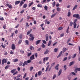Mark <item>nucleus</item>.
Instances as JSON below:
<instances>
[{
    "instance_id": "obj_1",
    "label": "nucleus",
    "mask_w": 80,
    "mask_h": 80,
    "mask_svg": "<svg viewBox=\"0 0 80 80\" xmlns=\"http://www.w3.org/2000/svg\"><path fill=\"white\" fill-rule=\"evenodd\" d=\"M73 17H76L77 18H78V19H80V15L78 14H75L73 15Z\"/></svg>"
},
{
    "instance_id": "obj_2",
    "label": "nucleus",
    "mask_w": 80,
    "mask_h": 80,
    "mask_svg": "<svg viewBox=\"0 0 80 80\" xmlns=\"http://www.w3.org/2000/svg\"><path fill=\"white\" fill-rule=\"evenodd\" d=\"M62 72V69H61L59 71L58 73V76H60L61 75Z\"/></svg>"
},
{
    "instance_id": "obj_3",
    "label": "nucleus",
    "mask_w": 80,
    "mask_h": 80,
    "mask_svg": "<svg viewBox=\"0 0 80 80\" xmlns=\"http://www.w3.org/2000/svg\"><path fill=\"white\" fill-rule=\"evenodd\" d=\"M48 59H49V57H46L45 58H44L43 59V62H45V60L46 61H47V60H48Z\"/></svg>"
},
{
    "instance_id": "obj_4",
    "label": "nucleus",
    "mask_w": 80,
    "mask_h": 80,
    "mask_svg": "<svg viewBox=\"0 0 80 80\" xmlns=\"http://www.w3.org/2000/svg\"><path fill=\"white\" fill-rule=\"evenodd\" d=\"M6 62H7V60L5 59H4L2 61V64L4 65V63H6Z\"/></svg>"
},
{
    "instance_id": "obj_5",
    "label": "nucleus",
    "mask_w": 80,
    "mask_h": 80,
    "mask_svg": "<svg viewBox=\"0 0 80 80\" xmlns=\"http://www.w3.org/2000/svg\"><path fill=\"white\" fill-rule=\"evenodd\" d=\"M34 56V55H32V56L30 58V60H34V59H35Z\"/></svg>"
},
{
    "instance_id": "obj_6",
    "label": "nucleus",
    "mask_w": 80,
    "mask_h": 80,
    "mask_svg": "<svg viewBox=\"0 0 80 80\" xmlns=\"http://www.w3.org/2000/svg\"><path fill=\"white\" fill-rule=\"evenodd\" d=\"M38 76H40V75H42V71H38Z\"/></svg>"
},
{
    "instance_id": "obj_7",
    "label": "nucleus",
    "mask_w": 80,
    "mask_h": 80,
    "mask_svg": "<svg viewBox=\"0 0 80 80\" xmlns=\"http://www.w3.org/2000/svg\"><path fill=\"white\" fill-rule=\"evenodd\" d=\"M74 64V62L72 61V62H71L69 63V67H70V66H72V65H73Z\"/></svg>"
},
{
    "instance_id": "obj_8",
    "label": "nucleus",
    "mask_w": 80,
    "mask_h": 80,
    "mask_svg": "<svg viewBox=\"0 0 80 80\" xmlns=\"http://www.w3.org/2000/svg\"><path fill=\"white\" fill-rule=\"evenodd\" d=\"M15 48V44H12V50H14Z\"/></svg>"
},
{
    "instance_id": "obj_9",
    "label": "nucleus",
    "mask_w": 80,
    "mask_h": 80,
    "mask_svg": "<svg viewBox=\"0 0 80 80\" xmlns=\"http://www.w3.org/2000/svg\"><path fill=\"white\" fill-rule=\"evenodd\" d=\"M25 65H28V63H27V61H25L23 63L22 65V67H25Z\"/></svg>"
},
{
    "instance_id": "obj_10",
    "label": "nucleus",
    "mask_w": 80,
    "mask_h": 80,
    "mask_svg": "<svg viewBox=\"0 0 80 80\" xmlns=\"http://www.w3.org/2000/svg\"><path fill=\"white\" fill-rule=\"evenodd\" d=\"M60 66V65L59 64H57L55 67V69H56L57 70H58V67Z\"/></svg>"
},
{
    "instance_id": "obj_11",
    "label": "nucleus",
    "mask_w": 80,
    "mask_h": 80,
    "mask_svg": "<svg viewBox=\"0 0 80 80\" xmlns=\"http://www.w3.org/2000/svg\"><path fill=\"white\" fill-rule=\"evenodd\" d=\"M49 52V51L48 50H46L44 52V54L45 55H46Z\"/></svg>"
},
{
    "instance_id": "obj_12",
    "label": "nucleus",
    "mask_w": 80,
    "mask_h": 80,
    "mask_svg": "<svg viewBox=\"0 0 80 80\" xmlns=\"http://www.w3.org/2000/svg\"><path fill=\"white\" fill-rule=\"evenodd\" d=\"M67 48H63L62 49V52L63 53H64L65 52H66L67 51Z\"/></svg>"
},
{
    "instance_id": "obj_13",
    "label": "nucleus",
    "mask_w": 80,
    "mask_h": 80,
    "mask_svg": "<svg viewBox=\"0 0 80 80\" xmlns=\"http://www.w3.org/2000/svg\"><path fill=\"white\" fill-rule=\"evenodd\" d=\"M56 10L58 12H60V11L61 10V9L60 8L58 7L56 8Z\"/></svg>"
},
{
    "instance_id": "obj_14",
    "label": "nucleus",
    "mask_w": 80,
    "mask_h": 80,
    "mask_svg": "<svg viewBox=\"0 0 80 80\" xmlns=\"http://www.w3.org/2000/svg\"><path fill=\"white\" fill-rule=\"evenodd\" d=\"M52 41L51 40H50L49 41L48 44V47L50 46V45L51 44V43H52Z\"/></svg>"
},
{
    "instance_id": "obj_15",
    "label": "nucleus",
    "mask_w": 80,
    "mask_h": 80,
    "mask_svg": "<svg viewBox=\"0 0 80 80\" xmlns=\"http://www.w3.org/2000/svg\"><path fill=\"white\" fill-rule=\"evenodd\" d=\"M18 59H14L13 60V62H18Z\"/></svg>"
},
{
    "instance_id": "obj_16",
    "label": "nucleus",
    "mask_w": 80,
    "mask_h": 80,
    "mask_svg": "<svg viewBox=\"0 0 80 80\" xmlns=\"http://www.w3.org/2000/svg\"><path fill=\"white\" fill-rule=\"evenodd\" d=\"M71 15V12H70V11L69 10V12L68 13V17H70Z\"/></svg>"
},
{
    "instance_id": "obj_17",
    "label": "nucleus",
    "mask_w": 80,
    "mask_h": 80,
    "mask_svg": "<svg viewBox=\"0 0 80 80\" xmlns=\"http://www.w3.org/2000/svg\"><path fill=\"white\" fill-rule=\"evenodd\" d=\"M20 3V1H18L15 2V4L16 5H18Z\"/></svg>"
},
{
    "instance_id": "obj_18",
    "label": "nucleus",
    "mask_w": 80,
    "mask_h": 80,
    "mask_svg": "<svg viewBox=\"0 0 80 80\" xmlns=\"http://www.w3.org/2000/svg\"><path fill=\"white\" fill-rule=\"evenodd\" d=\"M77 7H78V5H75V6L74 7L72 10H75V9H76V8H77Z\"/></svg>"
},
{
    "instance_id": "obj_19",
    "label": "nucleus",
    "mask_w": 80,
    "mask_h": 80,
    "mask_svg": "<svg viewBox=\"0 0 80 80\" xmlns=\"http://www.w3.org/2000/svg\"><path fill=\"white\" fill-rule=\"evenodd\" d=\"M32 29H31L30 30L28 31L27 32V35H29L30 33V32H32Z\"/></svg>"
},
{
    "instance_id": "obj_20",
    "label": "nucleus",
    "mask_w": 80,
    "mask_h": 80,
    "mask_svg": "<svg viewBox=\"0 0 80 80\" xmlns=\"http://www.w3.org/2000/svg\"><path fill=\"white\" fill-rule=\"evenodd\" d=\"M56 13H54V14H52L51 17V18H53V17H55V15H56Z\"/></svg>"
},
{
    "instance_id": "obj_21",
    "label": "nucleus",
    "mask_w": 80,
    "mask_h": 80,
    "mask_svg": "<svg viewBox=\"0 0 80 80\" xmlns=\"http://www.w3.org/2000/svg\"><path fill=\"white\" fill-rule=\"evenodd\" d=\"M56 77H57V75L55 74H54L53 76L52 80L55 79V78H56Z\"/></svg>"
},
{
    "instance_id": "obj_22",
    "label": "nucleus",
    "mask_w": 80,
    "mask_h": 80,
    "mask_svg": "<svg viewBox=\"0 0 80 80\" xmlns=\"http://www.w3.org/2000/svg\"><path fill=\"white\" fill-rule=\"evenodd\" d=\"M50 67V65H48L47 67L46 68V69L45 70V72H47L48 71V68H49V67Z\"/></svg>"
},
{
    "instance_id": "obj_23",
    "label": "nucleus",
    "mask_w": 80,
    "mask_h": 80,
    "mask_svg": "<svg viewBox=\"0 0 80 80\" xmlns=\"http://www.w3.org/2000/svg\"><path fill=\"white\" fill-rule=\"evenodd\" d=\"M34 37H33L32 38H29V40H30V41H32V40H33L34 39Z\"/></svg>"
},
{
    "instance_id": "obj_24",
    "label": "nucleus",
    "mask_w": 80,
    "mask_h": 80,
    "mask_svg": "<svg viewBox=\"0 0 80 80\" xmlns=\"http://www.w3.org/2000/svg\"><path fill=\"white\" fill-rule=\"evenodd\" d=\"M58 48H55L54 49V52H57V51H58Z\"/></svg>"
},
{
    "instance_id": "obj_25",
    "label": "nucleus",
    "mask_w": 80,
    "mask_h": 80,
    "mask_svg": "<svg viewBox=\"0 0 80 80\" xmlns=\"http://www.w3.org/2000/svg\"><path fill=\"white\" fill-rule=\"evenodd\" d=\"M41 41V40H38L37 41H36L37 45H38V43H40V42Z\"/></svg>"
},
{
    "instance_id": "obj_26",
    "label": "nucleus",
    "mask_w": 80,
    "mask_h": 80,
    "mask_svg": "<svg viewBox=\"0 0 80 80\" xmlns=\"http://www.w3.org/2000/svg\"><path fill=\"white\" fill-rule=\"evenodd\" d=\"M45 23H47V24H50V22L47 21V20H46V21L45 22Z\"/></svg>"
},
{
    "instance_id": "obj_27",
    "label": "nucleus",
    "mask_w": 80,
    "mask_h": 80,
    "mask_svg": "<svg viewBox=\"0 0 80 80\" xmlns=\"http://www.w3.org/2000/svg\"><path fill=\"white\" fill-rule=\"evenodd\" d=\"M77 55V54H75L73 55L72 56V58H74L76 57V56Z\"/></svg>"
},
{
    "instance_id": "obj_28",
    "label": "nucleus",
    "mask_w": 80,
    "mask_h": 80,
    "mask_svg": "<svg viewBox=\"0 0 80 80\" xmlns=\"http://www.w3.org/2000/svg\"><path fill=\"white\" fill-rule=\"evenodd\" d=\"M76 70L77 71H78V72H80V68H76Z\"/></svg>"
},
{
    "instance_id": "obj_29",
    "label": "nucleus",
    "mask_w": 80,
    "mask_h": 80,
    "mask_svg": "<svg viewBox=\"0 0 80 80\" xmlns=\"http://www.w3.org/2000/svg\"><path fill=\"white\" fill-rule=\"evenodd\" d=\"M15 70H16V69H15L12 70L11 71V73H14V72H15Z\"/></svg>"
},
{
    "instance_id": "obj_30",
    "label": "nucleus",
    "mask_w": 80,
    "mask_h": 80,
    "mask_svg": "<svg viewBox=\"0 0 80 80\" xmlns=\"http://www.w3.org/2000/svg\"><path fill=\"white\" fill-rule=\"evenodd\" d=\"M27 7V4H25L24 5L23 7L24 8H25Z\"/></svg>"
},
{
    "instance_id": "obj_31",
    "label": "nucleus",
    "mask_w": 80,
    "mask_h": 80,
    "mask_svg": "<svg viewBox=\"0 0 80 80\" xmlns=\"http://www.w3.org/2000/svg\"><path fill=\"white\" fill-rule=\"evenodd\" d=\"M30 48L31 50L34 49V48L33 47V46H30Z\"/></svg>"
},
{
    "instance_id": "obj_32",
    "label": "nucleus",
    "mask_w": 80,
    "mask_h": 80,
    "mask_svg": "<svg viewBox=\"0 0 80 80\" xmlns=\"http://www.w3.org/2000/svg\"><path fill=\"white\" fill-rule=\"evenodd\" d=\"M42 48H45V45H44L43 43H42Z\"/></svg>"
},
{
    "instance_id": "obj_33",
    "label": "nucleus",
    "mask_w": 80,
    "mask_h": 80,
    "mask_svg": "<svg viewBox=\"0 0 80 80\" xmlns=\"http://www.w3.org/2000/svg\"><path fill=\"white\" fill-rule=\"evenodd\" d=\"M37 7H39L40 8H41V7H42V6L41 5V4H38L37 5Z\"/></svg>"
},
{
    "instance_id": "obj_34",
    "label": "nucleus",
    "mask_w": 80,
    "mask_h": 80,
    "mask_svg": "<svg viewBox=\"0 0 80 80\" xmlns=\"http://www.w3.org/2000/svg\"><path fill=\"white\" fill-rule=\"evenodd\" d=\"M63 29V28L62 27H60L58 28V30H61Z\"/></svg>"
},
{
    "instance_id": "obj_35",
    "label": "nucleus",
    "mask_w": 80,
    "mask_h": 80,
    "mask_svg": "<svg viewBox=\"0 0 80 80\" xmlns=\"http://www.w3.org/2000/svg\"><path fill=\"white\" fill-rule=\"evenodd\" d=\"M44 8L46 10H47V9H48V7L47 6H45Z\"/></svg>"
},
{
    "instance_id": "obj_36",
    "label": "nucleus",
    "mask_w": 80,
    "mask_h": 80,
    "mask_svg": "<svg viewBox=\"0 0 80 80\" xmlns=\"http://www.w3.org/2000/svg\"><path fill=\"white\" fill-rule=\"evenodd\" d=\"M29 36L30 37H34V36L32 34H30Z\"/></svg>"
},
{
    "instance_id": "obj_37",
    "label": "nucleus",
    "mask_w": 80,
    "mask_h": 80,
    "mask_svg": "<svg viewBox=\"0 0 80 80\" xmlns=\"http://www.w3.org/2000/svg\"><path fill=\"white\" fill-rule=\"evenodd\" d=\"M42 43H44V44H46V43H47V42H46V41H45V40H42Z\"/></svg>"
},
{
    "instance_id": "obj_38",
    "label": "nucleus",
    "mask_w": 80,
    "mask_h": 80,
    "mask_svg": "<svg viewBox=\"0 0 80 80\" xmlns=\"http://www.w3.org/2000/svg\"><path fill=\"white\" fill-rule=\"evenodd\" d=\"M77 27V24L74 23V28H76V27Z\"/></svg>"
},
{
    "instance_id": "obj_39",
    "label": "nucleus",
    "mask_w": 80,
    "mask_h": 80,
    "mask_svg": "<svg viewBox=\"0 0 80 80\" xmlns=\"http://www.w3.org/2000/svg\"><path fill=\"white\" fill-rule=\"evenodd\" d=\"M33 69V67H31L30 68V71H32V70Z\"/></svg>"
},
{
    "instance_id": "obj_40",
    "label": "nucleus",
    "mask_w": 80,
    "mask_h": 80,
    "mask_svg": "<svg viewBox=\"0 0 80 80\" xmlns=\"http://www.w3.org/2000/svg\"><path fill=\"white\" fill-rule=\"evenodd\" d=\"M55 62H54V63H52L51 66V67H53V66H54V65H55Z\"/></svg>"
},
{
    "instance_id": "obj_41",
    "label": "nucleus",
    "mask_w": 80,
    "mask_h": 80,
    "mask_svg": "<svg viewBox=\"0 0 80 80\" xmlns=\"http://www.w3.org/2000/svg\"><path fill=\"white\" fill-rule=\"evenodd\" d=\"M52 5H53L52 6L53 7H55V2H53Z\"/></svg>"
},
{
    "instance_id": "obj_42",
    "label": "nucleus",
    "mask_w": 80,
    "mask_h": 80,
    "mask_svg": "<svg viewBox=\"0 0 80 80\" xmlns=\"http://www.w3.org/2000/svg\"><path fill=\"white\" fill-rule=\"evenodd\" d=\"M31 54H32V53L31 52L28 53V57H29V56H30V55H31Z\"/></svg>"
},
{
    "instance_id": "obj_43",
    "label": "nucleus",
    "mask_w": 80,
    "mask_h": 80,
    "mask_svg": "<svg viewBox=\"0 0 80 80\" xmlns=\"http://www.w3.org/2000/svg\"><path fill=\"white\" fill-rule=\"evenodd\" d=\"M33 3V2H32L31 3H30L29 4V7H30V6H31V5H32Z\"/></svg>"
},
{
    "instance_id": "obj_44",
    "label": "nucleus",
    "mask_w": 80,
    "mask_h": 80,
    "mask_svg": "<svg viewBox=\"0 0 80 80\" xmlns=\"http://www.w3.org/2000/svg\"><path fill=\"white\" fill-rule=\"evenodd\" d=\"M0 20H3V17H0Z\"/></svg>"
},
{
    "instance_id": "obj_45",
    "label": "nucleus",
    "mask_w": 80,
    "mask_h": 80,
    "mask_svg": "<svg viewBox=\"0 0 80 80\" xmlns=\"http://www.w3.org/2000/svg\"><path fill=\"white\" fill-rule=\"evenodd\" d=\"M8 7L9 8H12V6L11 5H9L8 6Z\"/></svg>"
},
{
    "instance_id": "obj_46",
    "label": "nucleus",
    "mask_w": 80,
    "mask_h": 80,
    "mask_svg": "<svg viewBox=\"0 0 80 80\" xmlns=\"http://www.w3.org/2000/svg\"><path fill=\"white\" fill-rule=\"evenodd\" d=\"M31 62V60H28L27 61V63H30Z\"/></svg>"
},
{
    "instance_id": "obj_47",
    "label": "nucleus",
    "mask_w": 80,
    "mask_h": 80,
    "mask_svg": "<svg viewBox=\"0 0 80 80\" xmlns=\"http://www.w3.org/2000/svg\"><path fill=\"white\" fill-rule=\"evenodd\" d=\"M72 25H73V22H70V23L69 26H72Z\"/></svg>"
},
{
    "instance_id": "obj_48",
    "label": "nucleus",
    "mask_w": 80,
    "mask_h": 80,
    "mask_svg": "<svg viewBox=\"0 0 80 80\" xmlns=\"http://www.w3.org/2000/svg\"><path fill=\"white\" fill-rule=\"evenodd\" d=\"M27 45H28V40H26L25 41Z\"/></svg>"
},
{
    "instance_id": "obj_49",
    "label": "nucleus",
    "mask_w": 80,
    "mask_h": 80,
    "mask_svg": "<svg viewBox=\"0 0 80 80\" xmlns=\"http://www.w3.org/2000/svg\"><path fill=\"white\" fill-rule=\"evenodd\" d=\"M45 37L46 38H48V34H46L45 35Z\"/></svg>"
},
{
    "instance_id": "obj_50",
    "label": "nucleus",
    "mask_w": 80,
    "mask_h": 80,
    "mask_svg": "<svg viewBox=\"0 0 80 80\" xmlns=\"http://www.w3.org/2000/svg\"><path fill=\"white\" fill-rule=\"evenodd\" d=\"M22 40H19L18 43L20 44L22 43Z\"/></svg>"
},
{
    "instance_id": "obj_51",
    "label": "nucleus",
    "mask_w": 80,
    "mask_h": 80,
    "mask_svg": "<svg viewBox=\"0 0 80 80\" xmlns=\"http://www.w3.org/2000/svg\"><path fill=\"white\" fill-rule=\"evenodd\" d=\"M24 11H25L24 10H23L22 11H21L20 12V13H23V12H24Z\"/></svg>"
},
{
    "instance_id": "obj_52",
    "label": "nucleus",
    "mask_w": 80,
    "mask_h": 80,
    "mask_svg": "<svg viewBox=\"0 0 80 80\" xmlns=\"http://www.w3.org/2000/svg\"><path fill=\"white\" fill-rule=\"evenodd\" d=\"M1 47H2V48H5V46L4 45H3L2 44L1 45Z\"/></svg>"
},
{
    "instance_id": "obj_53",
    "label": "nucleus",
    "mask_w": 80,
    "mask_h": 80,
    "mask_svg": "<svg viewBox=\"0 0 80 80\" xmlns=\"http://www.w3.org/2000/svg\"><path fill=\"white\" fill-rule=\"evenodd\" d=\"M64 35V33H62L60 35V37H63V36Z\"/></svg>"
},
{
    "instance_id": "obj_54",
    "label": "nucleus",
    "mask_w": 80,
    "mask_h": 80,
    "mask_svg": "<svg viewBox=\"0 0 80 80\" xmlns=\"http://www.w3.org/2000/svg\"><path fill=\"white\" fill-rule=\"evenodd\" d=\"M67 59V57H66L64 58V59L63 60V61H65Z\"/></svg>"
},
{
    "instance_id": "obj_55",
    "label": "nucleus",
    "mask_w": 80,
    "mask_h": 80,
    "mask_svg": "<svg viewBox=\"0 0 80 80\" xmlns=\"http://www.w3.org/2000/svg\"><path fill=\"white\" fill-rule=\"evenodd\" d=\"M36 9V8L35 7H33L32 8V10H35Z\"/></svg>"
},
{
    "instance_id": "obj_56",
    "label": "nucleus",
    "mask_w": 80,
    "mask_h": 80,
    "mask_svg": "<svg viewBox=\"0 0 80 80\" xmlns=\"http://www.w3.org/2000/svg\"><path fill=\"white\" fill-rule=\"evenodd\" d=\"M68 29H69V27H68V29H67L66 31V33H68Z\"/></svg>"
},
{
    "instance_id": "obj_57",
    "label": "nucleus",
    "mask_w": 80,
    "mask_h": 80,
    "mask_svg": "<svg viewBox=\"0 0 80 80\" xmlns=\"http://www.w3.org/2000/svg\"><path fill=\"white\" fill-rule=\"evenodd\" d=\"M22 64H23V63L21 62H20L19 64V66H22Z\"/></svg>"
},
{
    "instance_id": "obj_58",
    "label": "nucleus",
    "mask_w": 80,
    "mask_h": 80,
    "mask_svg": "<svg viewBox=\"0 0 80 80\" xmlns=\"http://www.w3.org/2000/svg\"><path fill=\"white\" fill-rule=\"evenodd\" d=\"M19 38H21V39L22 38V35L21 34L20 35Z\"/></svg>"
},
{
    "instance_id": "obj_59",
    "label": "nucleus",
    "mask_w": 80,
    "mask_h": 80,
    "mask_svg": "<svg viewBox=\"0 0 80 80\" xmlns=\"http://www.w3.org/2000/svg\"><path fill=\"white\" fill-rule=\"evenodd\" d=\"M70 41V39L69 38L68 40V41L67 42V43H68Z\"/></svg>"
},
{
    "instance_id": "obj_60",
    "label": "nucleus",
    "mask_w": 80,
    "mask_h": 80,
    "mask_svg": "<svg viewBox=\"0 0 80 80\" xmlns=\"http://www.w3.org/2000/svg\"><path fill=\"white\" fill-rule=\"evenodd\" d=\"M26 25L27 27H29V25H28V22L26 23Z\"/></svg>"
},
{
    "instance_id": "obj_61",
    "label": "nucleus",
    "mask_w": 80,
    "mask_h": 80,
    "mask_svg": "<svg viewBox=\"0 0 80 80\" xmlns=\"http://www.w3.org/2000/svg\"><path fill=\"white\" fill-rule=\"evenodd\" d=\"M20 52L22 53H24V51H23L21 50L20 51Z\"/></svg>"
},
{
    "instance_id": "obj_62",
    "label": "nucleus",
    "mask_w": 80,
    "mask_h": 80,
    "mask_svg": "<svg viewBox=\"0 0 80 80\" xmlns=\"http://www.w3.org/2000/svg\"><path fill=\"white\" fill-rule=\"evenodd\" d=\"M18 73V71H16V72L14 73L13 75H15L16 74H17V73Z\"/></svg>"
},
{
    "instance_id": "obj_63",
    "label": "nucleus",
    "mask_w": 80,
    "mask_h": 80,
    "mask_svg": "<svg viewBox=\"0 0 80 80\" xmlns=\"http://www.w3.org/2000/svg\"><path fill=\"white\" fill-rule=\"evenodd\" d=\"M8 68V66L7 65L5 67V69H7Z\"/></svg>"
},
{
    "instance_id": "obj_64",
    "label": "nucleus",
    "mask_w": 80,
    "mask_h": 80,
    "mask_svg": "<svg viewBox=\"0 0 80 80\" xmlns=\"http://www.w3.org/2000/svg\"><path fill=\"white\" fill-rule=\"evenodd\" d=\"M15 33L17 34V33H18V30H16L15 32Z\"/></svg>"
}]
</instances>
